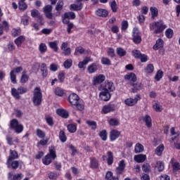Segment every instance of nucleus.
I'll return each instance as SVG.
<instances>
[{
    "label": "nucleus",
    "mask_w": 180,
    "mask_h": 180,
    "mask_svg": "<svg viewBox=\"0 0 180 180\" xmlns=\"http://www.w3.org/2000/svg\"><path fill=\"white\" fill-rule=\"evenodd\" d=\"M126 169V162L124 160L120 161L118 163V167L115 169L116 176H113V172L111 171H108L106 172L105 179V180H119L120 175H123L124 174V171Z\"/></svg>",
    "instance_id": "nucleus-1"
},
{
    "label": "nucleus",
    "mask_w": 180,
    "mask_h": 180,
    "mask_svg": "<svg viewBox=\"0 0 180 180\" xmlns=\"http://www.w3.org/2000/svg\"><path fill=\"white\" fill-rule=\"evenodd\" d=\"M32 102L34 106H40L43 102V94L40 87H35L33 91Z\"/></svg>",
    "instance_id": "nucleus-2"
},
{
    "label": "nucleus",
    "mask_w": 180,
    "mask_h": 180,
    "mask_svg": "<svg viewBox=\"0 0 180 180\" xmlns=\"http://www.w3.org/2000/svg\"><path fill=\"white\" fill-rule=\"evenodd\" d=\"M154 29L155 30H154ZM165 29H167V25H165L162 20L153 22L150 24V30H154L153 33L155 34H159V33H162V32H164Z\"/></svg>",
    "instance_id": "nucleus-3"
},
{
    "label": "nucleus",
    "mask_w": 180,
    "mask_h": 180,
    "mask_svg": "<svg viewBox=\"0 0 180 180\" xmlns=\"http://www.w3.org/2000/svg\"><path fill=\"white\" fill-rule=\"evenodd\" d=\"M57 158V154L56 153V147H49V153H48L44 158L42 159L43 164L44 165H50L51 162H53V160Z\"/></svg>",
    "instance_id": "nucleus-4"
},
{
    "label": "nucleus",
    "mask_w": 180,
    "mask_h": 180,
    "mask_svg": "<svg viewBox=\"0 0 180 180\" xmlns=\"http://www.w3.org/2000/svg\"><path fill=\"white\" fill-rule=\"evenodd\" d=\"M27 92V88L20 86L16 89L15 88L11 89V95L15 98V99H20L22 96L20 95H23V94H26Z\"/></svg>",
    "instance_id": "nucleus-5"
},
{
    "label": "nucleus",
    "mask_w": 180,
    "mask_h": 180,
    "mask_svg": "<svg viewBox=\"0 0 180 180\" xmlns=\"http://www.w3.org/2000/svg\"><path fill=\"white\" fill-rule=\"evenodd\" d=\"M10 129L14 130L17 134L23 131V126L22 124H19V121L17 119H13L10 122Z\"/></svg>",
    "instance_id": "nucleus-6"
},
{
    "label": "nucleus",
    "mask_w": 180,
    "mask_h": 180,
    "mask_svg": "<svg viewBox=\"0 0 180 180\" xmlns=\"http://www.w3.org/2000/svg\"><path fill=\"white\" fill-rule=\"evenodd\" d=\"M22 71H23V67L19 66L14 68L13 70L10 72V78L13 84H17L18 82L16 81V75H15V72L16 74H19L20 72H22Z\"/></svg>",
    "instance_id": "nucleus-7"
},
{
    "label": "nucleus",
    "mask_w": 180,
    "mask_h": 180,
    "mask_svg": "<svg viewBox=\"0 0 180 180\" xmlns=\"http://www.w3.org/2000/svg\"><path fill=\"white\" fill-rule=\"evenodd\" d=\"M140 99H141V96L140 94H137L136 97H135L134 98H127L124 101V103L125 105H127V106H134V105H136L137 102L140 101Z\"/></svg>",
    "instance_id": "nucleus-8"
},
{
    "label": "nucleus",
    "mask_w": 180,
    "mask_h": 180,
    "mask_svg": "<svg viewBox=\"0 0 180 180\" xmlns=\"http://www.w3.org/2000/svg\"><path fill=\"white\" fill-rule=\"evenodd\" d=\"M19 158V155L18 154V152L16 150H10V155L7 160L6 165L8 166V168H11V162L13 160H16Z\"/></svg>",
    "instance_id": "nucleus-9"
},
{
    "label": "nucleus",
    "mask_w": 180,
    "mask_h": 180,
    "mask_svg": "<svg viewBox=\"0 0 180 180\" xmlns=\"http://www.w3.org/2000/svg\"><path fill=\"white\" fill-rule=\"evenodd\" d=\"M132 40L135 44H140L141 43V36H140V32L139 30L134 29L132 34Z\"/></svg>",
    "instance_id": "nucleus-10"
},
{
    "label": "nucleus",
    "mask_w": 180,
    "mask_h": 180,
    "mask_svg": "<svg viewBox=\"0 0 180 180\" xmlns=\"http://www.w3.org/2000/svg\"><path fill=\"white\" fill-rule=\"evenodd\" d=\"M129 85L131 86H133L131 90V92H132L133 94H136L139 92V91H141V89L143 88V84H141V82H129Z\"/></svg>",
    "instance_id": "nucleus-11"
},
{
    "label": "nucleus",
    "mask_w": 180,
    "mask_h": 180,
    "mask_svg": "<svg viewBox=\"0 0 180 180\" xmlns=\"http://www.w3.org/2000/svg\"><path fill=\"white\" fill-rule=\"evenodd\" d=\"M99 97L102 101L105 102H108L112 98V94H110V91H107L106 90H103L102 89V91L99 94Z\"/></svg>",
    "instance_id": "nucleus-12"
},
{
    "label": "nucleus",
    "mask_w": 180,
    "mask_h": 180,
    "mask_svg": "<svg viewBox=\"0 0 180 180\" xmlns=\"http://www.w3.org/2000/svg\"><path fill=\"white\" fill-rule=\"evenodd\" d=\"M68 101L70 105L74 106L75 105H77L78 102H79V96H78L77 94L73 93L69 96Z\"/></svg>",
    "instance_id": "nucleus-13"
},
{
    "label": "nucleus",
    "mask_w": 180,
    "mask_h": 180,
    "mask_svg": "<svg viewBox=\"0 0 180 180\" xmlns=\"http://www.w3.org/2000/svg\"><path fill=\"white\" fill-rule=\"evenodd\" d=\"M116 110V105L115 104H108L103 107L102 111L104 115L110 113V112H115Z\"/></svg>",
    "instance_id": "nucleus-14"
},
{
    "label": "nucleus",
    "mask_w": 180,
    "mask_h": 180,
    "mask_svg": "<svg viewBox=\"0 0 180 180\" xmlns=\"http://www.w3.org/2000/svg\"><path fill=\"white\" fill-rule=\"evenodd\" d=\"M53 11V6L46 5L44 7V13L48 19H53V13L51 11Z\"/></svg>",
    "instance_id": "nucleus-15"
},
{
    "label": "nucleus",
    "mask_w": 180,
    "mask_h": 180,
    "mask_svg": "<svg viewBox=\"0 0 180 180\" xmlns=\"http://www.w3.org/2000/svg\"><path fill=\"white\" fill-rule=\"evenodd\" d=\"M102 89L107 91L108 92H113V91H115V84L112 82L106 81L105 84L103 86Z\"/></svg>",
    "instance_id": "nucleus-16"
},
{
    "label": "nucleus",
    "mask_w": 180,
    "mask_h": 180,
    "mask_svg": "<svg viewBox=\"0 0 180 180\" xmlns=\"http://www.w3.org/2000/svg\"><path fill=\"white\" fill-rule=\"evenodd\" d=\"M121 132L117 129H112L110 132V140L111 141H115L117 139L120 137Z\"/></svg>",
    "instance_id": "nucleus-17"
},
{
    "label": "nucleus",
    "mask_w": 180,
    "mask_h": 180,
    "mask_svg": "<svg viewBox=\"0 0 180 180\" xmlns=\"http://www.w3.org/2000/svg\"><path fill=\"white\" fill-rule=\"evenodd\" d=\"M56 113L58 115V116H60V117H63V119H68V116H70L68 111L61 108L57 109Z\"/></svg>",
    "instance_id": "nucleus-18"
},
{
    "label": "nucleus",
    "mask_w": 180,
    "mask_h": 180,
    "mask_svg": "<svg viewBox=\"0 0 180 180\" xmlns=\"http://www.w3.org/2000/svg\"><path fill=\"white\" fill-rule=\"evenodd\" d=\"M134 161L136 162H138L139 164L141 162H144L146 160H147V156L146 155L140 154V155H136L134 157Z\"/></svg>",
    "instance_id": "nucleus-19"
},
{
    "label": "nucleus",
    "mask_w": 180,
    "mask_h": 180,
    "mask_svg": "<svg viewBox=\"0 0 180 180\" xmlns=\"http://www.w3.org/2000/svg\"><path fill=\"white\" fill-rule=\"evenodd\" d=\"M96 15L97 16H100L101 18H108L109 11H108L106 9L99 8L96 11Z\"/></svg>",
    "instance_id": "nucleus-20"
},
{
    "label": "nucleus",
    "mask_w": 180,
    "mask_h": 180,
    "mask_svg": "<svg viewBox=\"0 0 180 180\" xmlns=\"http://www.w3.org/2000/svg\"><path fill=\"white\" fill-rule=\"evenodd\" d=\"M105 77L103 75H99L98 76L96 77L93 81V85H98V84H102L103 81H105Z\"/></svg>",
    "instance_id": "nucleus-21"
},
{
    "label": "nucleus",
    "mask_w": 180,
    "mask_h": 180,
    "mask_svg": "<svg viewBox=\"0 0 180 180\" xmlns=\"http://www.w3.org/2000/svg\"><path fill=\"white\" fill-rule=\"evenodd\" d=\"M124 79L127 81H131L129 82H136V81H137V76H136V74L131 72L124 76Z\"/></svg>",
    "instance_id": "nucleus-22"
},
{
    "label": "nucleus",
    "mask_w": 180,
    "mask_h": 180,
    "mask_svg": "<svg viewBox=\"0 0 180 180\" xmlns=\"http://www.w3.org/2000/svg\"><path fill=\"white\" fill-rule=\"evenodd\" d=\"M164 47V40L160 38L156 41L155 44L153 46V50H159V49H162Z\"/></svg>",
    "instance_id": "nucleus-23"
},
{
    "label": "nucleus",
    "mask_w": 180,
    "mask_h": 180,
    "mask_svg": "<svg viewBox=\"0 0 180 180\" xmlns=\"http://www.w3.org/2000/svg\"><path fill=\"white\" fill-rule=\"evenodd\" d=\"M90 160V168H92V169L99 168V162L96 158H91Z\"/></svg>",
    "instance_id": "nucleus-24"
},
{
    "label": "nucleus",
    "mask_w": 180,
    "mask_h": 180,
    "mask_svg": "<svg viewBox=\"0 0 180 180\" xmlns=\"http://www.w3.org/2000/svg\"><path fill=\"white\" fill-rule=\"evenodd\" d=\"M78 54H88V51L85 50L82 46H77L75 49V56H78Z\"/></svg>",
    "instance_id": "nucleus-25"
},
{
    "label": "nucleus",
    "mask_w": 180,
    "mask_h": 180,
    "mask_svg": "<svg viewBox=\"0 0 180 180\" xmlns=\"http://www.w3.org/2000/svg\"><path fill=\"white\" fill-rule=\"evenodd\" d=\"M41 75L43 78H46L47 75H49V72L47 70V65L46 63H42L41 65Z\"/></svg>",
    "instance_id": "nucleus-26"
},
{
    "label": "nucleus",
    "mask_w": 180,
    "mask_h": 180,
    "mask_svg": "<svg viewBox=\"0 0 180 180\" xmlns=\"http://www.w3.org/2000/svg\"><path fill=\"white\" fill-rule=\"evenodd\" d=\"M87 70L89 74H94V72H96V71H98V65L96 63H92L88 66Z\"/></svg>",
    "instance_id": "nucleus-27"
},
{
    "label": "nucleus",
    "mask_w": 180,
    "mask_h": 180,
    "mask_svg": "<svg viewBox=\"0 0 180 180\" xmlns=\"http://www.w3.org/2000/svg\"><path fill=\"white\" fill-rule=\"evenodd\" d=\"M26 39L24 36H20L17 39H15L14 43L16 44L17 47H20L23 41H25Z\"/></svg>",
    "instance_id": "nucleus-28"
},
{
    "label": "nucleus",
    "mask_w": 180,
    "mask_h": 180,
    "mask_svg": "<svg viewBox=\"0 0 180 180\" xmlns=\"http://www.w3.org/2000/svg\"><path fill=\"white\" fill-rule=\"evenodd\" d=\"M49 46L53 51H58V41H51L49 43Z\"/></svg>",
    "instance_id": "nucleus-29"
},
{
    "label": "nucleus",
    "mask_w": 180,
    "mask_h": 180,
    "mask_svg": "<svg viewBox=\"0 0 180 180\" xmlns=\"http://www.w3.org/2000/svg\"><path fill=\"white\" fill-rule=\"evenodd\" d=\"M143 121L145 122L146 125L148 128H150V127H151V126H153L151 117H150V115H145V117H143Z\"/></svg>",
    "instance_id": "nucleus-30"
},
{
    "label": "nucleus",
    "mask_w": 180,
    "mask_h": 180,
    "mask_svg": "<svg viewBox=\"0 0 180 180\" xmlns=\"http://www.w3.org/2000/svg\"><path fill=\"white\" fill-rule=\"evenodd\" d=\"M150 11L151 12L152 19H155L158 16V8L156 7H150Z\"/></svg>",
    "instance_id": "nucleus-31"
},
{
    "label": "nucleus",
    "mask_w": 180,
    "mask_h": 180,
    "mask_svg": "<svg viewBox=\"0 0 180 180\" xmlns=\"http://www.w3.org/2000/svg\"><path fill=\"white\" fill-rule=\"evenodd\" d=\"M63 15H65V18L69 19V20H74L76 18L75 13H74L72 11L66 12L63 14Z\"/></svg>",
    "instance_id": "nucleus-32"
},
{
    "label": "nucleus",
    "mask_w": 180,
    "mask_h": 180,
    "mask_svg": "<svg viewBox=\"0 0 180 180\" xmlns=\"http://www.w3.org/2000/svg\"><path fill=\"white\" fill-rule=\"evenodd\" d=\"M107 155V162L108 165H112L113 164V153H112V151H108Z\"/></svg>",
    "instance_id": "nucleus-33"
},
{
    "label": "nucleus",
    "mask_w": 180,
    "mask_h": 180,
    "mask_svg": "<svg viewBox=\"0 0 180 180\" xmlns=\"http://www.w3.org/2000/svg\"><path fill=\"white\" fill-rule=\"evenodd\" d=\"M144 151V146L141 143H136L134 149V152L136 154H139V153H143Z\"/></svg>",
    "instance_id": "nucleus-34"
},
{
    "label": "nucleus",
    "mask_w": 180,
    "mask_h": 180,
    "mask_svg": "<svg viewBox=\"0 0 180 180\" xmlns=\"http://www.w3.org/2000/svg\"><path fill=\"white\" fill-rule=\"evenodd\" d=\"M155 168H157L159 172H162L165 168L164 162H162V161H158L156 162Z\"/></svg>",
    "instance_id": "nucleus-35"
},
{
    "label": "nucleus",
    "mask_w": 180,
    "mask_h": 180,
    "mask_svg": "<svg viewBox=\"0 0 180 180\" xmlns=\"http://www.w3.org/2000/svg\"><path fill=\"white\" fill-rule=\"evenodd\" d=\"M59 139L61 143H65L67 141V136L65 135V132L63 130L59 132Z\"/></svg>",
    "instance_id": "nucleus-36"
},
{
    "label": "nucleus",
    "mask_w": 180,
    "mask_h": 180,
    "mask_svg": "<svg viewBox=\"0 0 180 180\" xmlns=\"http://www.w3.org/2000/svg\"><path fill=\"white\" fill-rule=\"evenodd\" d=\"M142 171L143 172H146V174H148L149 172H151V166L148 163H145L142 166Z\"/></svg>",
    "instance_id": "nucleus-37"
},
{
    "label": "nucleus",
    "mask_w": 180,
    "mask_h": 180,
    "mask_svg": "<svg viewBox=\"0 0 180 180\" xmlns=\"http://www.w3.org/2000/svg\"><path fill=\"white\" fill-rule=\"evenodd\" d=\"M29 81V76L26 75V72L24 71L22 73V76L20 78V82L21 84H26Z\"/></svg>",
    "instance_id": "nucleus-38"
},
{
    "label": "nucleus",
    "mask_w": 180,
    "mask_h": 180,
    "mask_svg": "<svg viewBox=\"0 0 180 180\" xmlns=\"http://www.w3.org/2000/svg\"><path fill=\"white\" fill-rule=\"evenodd\" d=\"M79 4H71L70 5V9H72V11H81V9H82L83 6H82V3H79Z\"/></svg>",
    "instance_id": "nucleus-39"
},
{
    "label": "nucleus",
    "mask_w": 180,
    "mask_h": 180,
    "mask_svg": "<svg viewBox=\"0 0 180 180\" xmlns=\"http://www.w3.org/2000/svg\"><path fill=\"white\" fill-rule=\"evenodd\" d=\"M99 136L103 141H106V140H108V132L106 131V129L101 131Z\"/></svg>",
    "instance_id": "nucleus-40"
},
{
    "label": "nucleus",
    "mask_w": 180,
    "mask_h": 180,
    "mask_svg": "<svg viewBox=\"0 0 180 180\" xmlns=\"http://www.w3.org/2000/svg\"><path fill=\"white\" fill-rule=\"evenodd\" d=\"M145 72L146 74H151L154 72V65H153V64H148L145 68Z\"/></svg>",
    "instance_id": "nucleus-41"
},
{
    "label": "nucleus",
    "mask_w": 180,
    "mask_h": 180,
    "mask_svg": "<svg viewBox=\"0 0 180 180\" xmlns=\"http://www.w3.org/2000/svg\"><path fill=\"white\" fill-rule=\"evenodd\" d=\"M45 120H46L47 124H49V126H54V120H53V117L46 115Z\"/></svg>",
    "instance_id": "nucleus-42"
},
{
    "label": "nucleus",
    "mask_w": 180,
    "mask_h": 180,
    "mask_svg": "<svg viewBox=\"0 0 180 180\" xmlns=\"http://www.w3.org/2000/svg\"><path fill=\"white\" fill-rule=\"evenodd\" d=\"M63 67L68 70V68H71L72 67V59H68L63 63Z\"/></svg>",
    "instance_id": "nucleus-43"
},
{
    "label": "nucleus",
    "mask_w": 180,
    "mask_h": 180,
    "mask_svg": "<svg viewBox=\"0 0 180 180\" xmlns=\"http://www.w3.org/2000/svg\"><path fill=\"white\" fill-rule=\"evenodd\" d=\"M86 124L89 126L92 129V130H96L97 127L96 122L95 121H91V120H87L86 121Z\"/></svg>",
    "instance_id": "nucleus-44"
},
{
    "label": "nucleus",
    "mask_w": 180,
    "mask_h": 180,
    "mask_svg": "<svg viewBox=\"0 0 180 180\" xmlns=\"http://www.w3.org/2000/svg\"><path fill=\"white\" fill-rule=\"evenodd\" d=\"M164 148H165L164 145H160L155 149V154L159 156L162 155V151H164Z\"/></svg>",
    "instance_id": "nucleus-45"
},
{
    "label": "nucleus",
    "mask_w": 180,
    "mask_h": 180,
    "mask_svg": "<svg viewBox=\"0 0 180 180\" xmlns=\"http://www.w3.org/2000/svg\"><path fill=\"white\" fill-rule=\"evenodd\" d=\"M68 130L70 133H75L77 131V125L74 124H68Z\"/></svg>",
    "instance_id": "nucleus-46"
},
{
    "label": "nucleus",
    "mask_w": 180,
    "mask_h": 180,
    "mask_svg": "<svg viewBox=\"0 0 180 180\" xmlns=\"http://www.w3.org/2000/svg\"><path fill=\"white\" fill-rule=\"evenodd\" d=\"M108 123L110 126H119V124H120V122H119V120L115 118H111L108 121Z\"/></svg>",
    "instance_id": "nucleus-47"
},
{
    "label": "nucleus",
    "mask_w": 180,
    "mask_h": 180,
    "mask_svg": "<svg viewBox=\"0 0 180 180\" xmlns=\"http://www.w3.org/2000/svg\"><path fill=\"white\" fill-rule=\"evenodd\" d=\"M165 36L167 37V39H172V37L174 36V30L171 28H168L165 31Z\"/></svg>",
    "instance_id": "nucleus-48"
},
{
    "label": "nucleus",
    "mask_w": 180,
    "mask_h": 180,
    "mask_svg": "<svg viewBox=\"0 0 180 180\" xmlns=\"http://www.w3.org/2000/svg\"><path fill=\"white\" fill-rule=\"evenodd\" d=\"M117 54L120 57H124V56H126V54H127V52L122 48H117Z\"/></svg>",
    "instance_id": "nucleus-49"
},
{
    "label": "nucleus",
    "mask_w": 180,
    "mask_h": 180,
    "mask_svg": "<svg viewBox=\"0 0 180 180\" xmlns=\"http://www.w3.org/2000/svg\"><path fill=\"white\" fill-rule=\"evenodd\" d=\"M73 106H75L77 110H79L82 112V110H84L85 109V105L80 103L79 101H77V104H75Z\"/></svg>",
    "instance_id": "nucleus-50"
},
{
    "label": "nucleus",
    "mask_w": 180,
    "mask_h": 180,
    "mask_svg": "<svg viewBox=\"0 0 180 180\" xmlns=\"http://www.w3.org/2000/svg\"><path fill=\"white\" fill-rule=\"evenodd\" d=\"M163 75H164V72H162V70H159L155 76V81H160V79L162 78Z\"/></svg>",
    "instance_id": "nucleus-51"
},
{
    "label": "nucleus",
    "mask_w": 180,
    "mask_h": 180,
    "mask_svg": "<svg viewBox=\"0 0 180 180\" xmlns=\"http://www.w3.org/2000/svg\"><path fill=\"white\" fill-rule=\"evenodd\" d=\"M18 8L20 11H25V9H27V4L25 1H19Z\"/></svg>",
    "instance_id": "nucleus-52"
},
{
    "label": "nucleus",
    "mask_w": 180,
    "mask_h": 180,
    "mask_svg": "<svg viewBox=\"0 0 180 180\" xmlns=\"http://www.w3.org/2000/svg\"><path fill=\"white\" fill-rule=\"evenodd\" d=\"M11 167L13 169H18V168H19V162L18 160L10 162V168Z\"/></svg>",
    "instance_id": "nucleus-53"
},
{
    "label": "nucleus",
    "mask_w": 180,
    "mask_h": 180,
    "mask_svg": "<svg viewBox=\"0 0 180 180\" xmlns=\"http://www.w3.org/2000/svg\"><path fill=\"white\" fill-rule=\"evenodd\" d=\"M37 136L39 139H44V137H46V133H44V131H43L41 129H37Z\"/></svg>",
    "instance_id": "nucleus-54"
},
{
    "label": "nucleus",
    "mask_w": 180,
    "mask_h": 180,
    "mask_svg": "<svg viewBox=\"0 0 180 180\" xmlns=\"http://www.w3.org/2000/svg\"><path fill=\"white\" fill-rule=\"evenodd\" d=\"M110 8L112 12L116 13L117 12V4H116V1H112L110 4Z\"/></svg>",
    "instance_id": "nucleus-55"
},
{
    "label": "nucleus",
    "mask_w": 180,
    "mask_h": 180,
    "mask_svg": "<svg viewBox=\"0 0 180 180\" xmlns=\"http://www.w3.org/2000/svg\"><path fill=\"white\" fill-rule=\"evenodd\" d=\"M172 169L174 172H176V171H179L180 169V163L178 162H174L172 163Z\"/></svg>",
    "instance_id": "nucleus-56"
},
{
    "label": "nucleus",
    "mask_w": 180,
    "mask_h": 180,
    "mask_svg": "<svg viewBox=\"0 0 180 180\" xmlns=\"http://www.w3.org/2000/svg\"><path fill=\"white\" fill-rule=\"evenodd\" d=\"M63 6H64V2L60 0L55 8L56 11H63Z\"/></svg>",
    "instance_id": "nucleus-57"
},
{
    "label": "nucleus",
    "mask_w": 180,
    "mask_h": 180,
    "mask_svg": "<svg viewBox=\"0 0 180 180\" xmlns=\"http://www.w3.org/2000/svg\"><path fill=\"white\" fill-rule=\"evenodd\" d=\"M141 52L139 50L132 51V56H134L135 58L140 59V58L141 57Z\"/></svg>",
    "instance_id": "nucleus-58"
},
{
    "label": "nucleus",
    "mask_w": 180,
    "mask_h": 180,
    "mask_svg": "<svg viewBox=\"0 0 180 180\" xmlns=\"http://www.w3.org/2000/svg\"><path fill=\"white\" fill-rule=\"evenodd\" d=\"M55 94L57 95V96H63V95H64V90L60 87H57L55 89Z\"/></svg>",
    "instance_id": "nucleus-59"
},
{
    "label": "nucleus",
    "mask_w": 180,
    "mask_h": 180,
    "mask_svg": "<svg viewBox=\"0 0 180 180\" xmlns=\"http://www.w3.org/2000/svg\"><path fill=\"white\" fill-rule=\"evenodd\" d=\"M101 63L102 64H103L104 65H111V63H110V59L108 58H105L103 57L101 58Z\"/></svg>",
    "instance_id": "nucleus-60"
},
{
    "label": "nucleus",
    "mask_w": 180,
    "mask_h": 180,
    "mask_svg": "<svg viewBox=\"0 0 180 180\" xmlns=\"http://www.w3.org/2000/svg\"><path fill=\"white\" fill-rule=\"evenodd\" d=\"M39 49L40 53H46L47 51V46H46V44L41 43L39 45Z\"/></svg>",
    "instance_id": "nucleus-61"
},
{
    "label": "nucleus",
    "mask_w": 180,
    "mask_h": 180,
    "mask_svg": "<svg viewBox=\"0 0 180 180\" xmlns=\"http://www.w3.org/2000/svg\"><path fill=\"white\" fill-rule=\"evenodd\" d=\"M58 78L59 79V82L60 83L64 82L65 79V73L64 72H60L58 75Z\"/></svg>",
    "instance_id": "nucleus-62"
},
{
    "label": "nucleus",
    "mask_w": 180,
    "mask_h": 180,
    "mask_svg": "<svg viewBox=\"0 0 180 180\" xmlns=\"http://www.w3.org/2000/svg\"><path fill=\"white\" fill-rule=\"evenodd\" d=\"M107 53H108V56L109 57H111V58H113V57H115V49H113L112 48H108Z\"/></svg>",
    "instance_id": "nucleus-63"
},
{
    "label": "nucleus",
    "mask_w": 180,
    "mask_h": 180,
    "mask_svg": "<svg viewBox=\"0 0 180 180\" xmlns=\"http://www.w3.org/2000/svg\"><path fill=\"white\" fill-rule=\"evenodd\" d=\"M60 174L56 173V172H50L49 174V179H56V178H58Z\"/></svg>",
    "instance_id": "nucleus-64"
}]
</instances>
